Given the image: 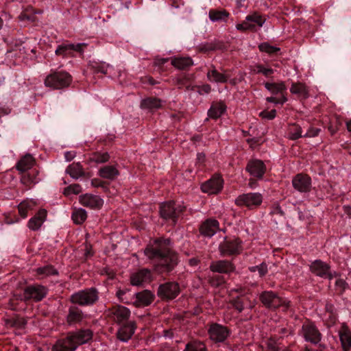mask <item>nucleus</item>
Segmentation results:
<instances>
[{
	"label": "nucleus",
	"instance_id": "nucleus-55",
	"mask_svg": "<svg viewBox=\"0 0 351 351\" xmlns=\"http://www.w3.org/2000/svg\"><path fill=\"white\" fill-rule=\"evenodd\" d=\"M236 28L237 30H239L241 32H245L247 30L251 31V32L256 31L255 24H250L246 18L242 23L237 24L236 25Z\"/></svg>",
	"mask_w": 351,
	"mask_h": 351
},
{
	"label": "nucleus",
	"instance_id": "nucleus-18",
	"mask_svg": "<svg viewBox=\"0 0 351 351\" xmlns=\"http://www.w3.org/2000/svg\"><path fill=\"white\" fill-rule=\"evenodd\" d=\"M136 328V324L134 321H129L124 324H120L117 332V337L123 342H128L134 334Z\"/></svg>",
	"mask_w": 351,
	"mask_h": 351
},
{
	"label": "nucleus",
	"instance_id": "nucleus-64",
	"mask_svg": "<svg viewBox=\"0 0 351 351\" xmlns=\"http://www.w3.org/2000/svg\"><path fill=\"white\" fill-rule=\"evenodd\" d=\"M26 324V321L23 318H16L12 320V326L19 328H23Z\"/></svg>",
	"mask_w": 351,
	"mask_h": 351
},
{
	"label": "nucleus",
	"instance_id": "nucleus-17",
	"mask_svg": "<svg viewBox=\"0 0 351 351\" xmlns=\"http://www.w3.org/2000/svg\"><path fill=\"white\" fill-rule=\"evenodd\" d=\"M223 180L219 175L213 176L201 185L202 192L209 194H217L223 189Z\"/></svg>",
	"mask_w": 351,
	"mask_h": 351
},
{
	"label": "nucleus",
	"instance_id": "nucleus-29",
	"mask_svg": "<svg viewBox=\"0 0 351 351\" xmlns=\"http://www.w3.org/2000/svg\"><path fill=\"white\" fill-rule=\"evenodd\" d=\"M264 86L272 95H280V97H282V95H285V92L287 90V86L284 82L277 83L267 82L264 83Z\"/></svg>",
	"mask_w": 351,
	"mask_h": 351
},
{
	"label": "nucleus",
	"instance_id": "nucleus-24",
	"mask_svg": "<svg viewBox=\"0 0 351 351\" xmlns=\"http://www.w3.org/2000/svg\"><path fill=\"white\" fill-rule=\"evenodd\" d=\"M219 221L213 218H209L202 223L199 227V232L206 237H212L219 230Z\"/></svg>",
	"mask_w": 351,
	"mask_h": 351
},
{
	"label": "nucleus",
	"instance_id": "nucleus-19",
	"mask_svg": "<svg viewBox=\"0 0 351 351\" xmlns=\"http://www.w3.org/2000/svg\"><path fill=\"white\" fill-rule=\"evenodd\" d=\"M130 313V311L127 307L119 305L112 307L109 311V315L119 325L129 322Z\"/></svg>",
	"mask_w": 351,
	"mask_h": 351
},
{
	"label": "nucleus",
	"instance_id": "nucleus-6",
	"mask_svg": "<svg viewBox=\"0 0 351 351\" xmlns=\"http://www.w3.org/2000/svg\"><path fill=\"white\" fill-rule=\"evenodd\" d=\"M72 77L65 71L53 72L48 75L45 80V84L53 89H61L69 86Z\"/></svg>",
	"mask_w": 351,
	"mask_h": 351
},
{
	"label": "nucleus",
	"instance_id": "nucleus-43",
	"mask_svg": "<svg viewBox=\"0 0 351 351\" xmlns=\"http://www.w3.org/2000/svg\"><path fill=\"white\" fill-rule=\"evenodd\" d=\"M246 19L250 24H255L256 29L257 27H261L266 21L265 16L257 12H254L252 14L247 15Z\"/></svg>",
	"mask_w": 351,
	"mask_h": 351
},
{
	"label": "nucleus",
	"instance_id": "nucleus-36",
	"mask_svg": "<svg viewBox=\"0 0 351 351\" xmlns=\"http://www.w3.org/2000/svg\"><path fill=\"white\" fill-rule=\"evenodd\" d=\"M226 106L223 102L213 104L208 112L209 117L217 119L219 118L226 111Z\"/></svg>",
	"mask_w": 351,
	"mask_h": 351
},
{
	"label": "nucleus",
	"instance_id": "nucleus-2",
	"mask_svg": "<svg viewBox=\"0 0 351 351\" xmlns=\"http://www.w3.org/2000/svg\"><path fill=\"white\" fill-rule=\"evenodd\" d=\"M93 338V331L89 328L69 331L64 337L55 342L51 351H75L80 346L89 343Z\"/></svg>",
	"mask_w": 351,
	"mask_h": 351
},
{
	"label": "nucleus",
	"instance_id": "nucleus-38",
	"mask_svg": "<svg viewBox=\"0 0 351 351\" xmlns=\"http://www.w3.org/2000/svg\"><path fill=\"white\" fill-rule=\"evenodd\" d=\"M36 202L33 200H24L21 202L18 206L19 213L23 218H26L28 215V212L33 210L36 206Z\"/></svg>",
	"mask_w": 351,
	"mask_h": 351
},
{
	"label": "nucleus",
	"instance_id": "nucleus-34",
	"mask_svg": "<svg viewBox=\"0 0 351 351\" xmlns=\"http://www.w3.org/2000/svg\"><path fill=\"white\" fill-rule=\"evenodd\" d=\"M35 162L32 155H23L16 163V168L21 172H25L32 168Z\"/></svg>",
	"mask_w": 351,
	"mask_h": 351
},
{
	"label": "nucleus",
	"instance_id": "nucleus-58",
	"mask_svg": "<svg viewBox=\"0 0 351 351\" xmlns=\"http://www.w3.org/2000/svg\"><path fill=\"white\" fill-rule=\"evenodd\" d=\"M266 101L269 103H274L275 104H284L287 101V98L285 95H282V97H267Z\"/></svg>",
	"mask_w": 351,
	"mask_h": 351
},
{
	"label": "nucleus",
	"instance_id": "nucleus-53",
	"mask_svg": "<svg viewBox=\"0 0 351 351\" xmlns=\"http://www.w3.org/2000/svg\"><path fill=\"white\" fill-rule=\"evenodd\" d=\"M208 282L212 287H219L223 285L226 282V280L222 276L214 275L209 278Z\"/></svg>",
	"mask_w": 351,
	"mask_h": 351
},
{
	"label": "nucleus",
	"instance_id": "nucleus-10",
	"mask_svg": "<svg viewBox=\"0 0 351 351\" xmlns=\"http://www.w3.org/2000/svg\"><path fill=\"white\" fill-rule=\"evenodd\" d=\"M300 335L306 341L313 344H317L321 341L322 334L314 322L306 320L302 324Z\"/></svg>",
	"mask_w": 351,
	"mask_h": 351
},
{
	"label": "nucleus",
	"instance_id": "nucleus-63",
	"mask_svg": "<svg viewBox=\"0 0 351 351\" xmlns=\"http://www.w3.org/2000/svg\"><path fill=\"white\" fill-rule=\"evenodd\" d=\"M320 129L317 128H310L306 133L304 134V137H315L319 134Z\"/></svg>",
	"mask_w": 351,
	"mask_h": 351
},
{
	"label": "nucleus",
	"instance_id": "nucleus-12",
	"mask_svg": "<svg viewBox=\"0 0 351 351\" xmlns=\"http://www.w3.org/2000/svg\"><path fill=\"white\" fill-rule=\"evenodd\" d=\"M310 271L315 276L322 278L332 280L335 277V273L331 271L330 265L319 259L311 263Z\"/></svg>",
	"mask_w": 351,
	"mask_h": 351
},
{
	"label": "nucleus",
	"instance_id": "nucleus-14",
	"mask_svg": "<svg viewBox=\"0 0 351 351\" xmlns=\"http://www.w3.org/2000/svg\"><path fill=\"white\" fill-rule=\"evenodd\" d=\"M48 289L41 285H32L25 288V298L27 301L40 302L46 297Z\"/></svg>",
	"mask_w": 351,
	"mask_h": 351
},
{
	"label": "nucleus",
	"instance_id": "nucleus-50",
	"mask_svg": "<svg viewBox=\"0 0 351 351\" xmlns=\"http://www.w3.org/2000/svg\"><path fill=\"white\" fill-rule=\"evenodd\" d=\"M282 346L273 338H269L266 341V346L264 351H281Z\"/></svg>",
	"mask_w": 351,
	"mask_h": 351
},
{
	"label": "nucleus",
	"instance_id": "nucleus-44",
	"mask_svg": "<svg viewBox=\"0 0 351 351\" xmlns=\"http://www.w3.org/2000/svg\"><path fill=\"white\" fill-rule=\"evenodd\" d=\"M18 18L21 21H35L36 17L34 14V8L31 5L27 6L21 12Z\"/></svg>",
	"mask_w": 351,
	"mask_h": 351
},
{
	"label": "nucleus",
	"instance_id": "nucleus-61",
	"mask_svg": "<svg viewBox=\"0 0 351 351\" xmlns=\"http://www.w3.org/2000/svg\"><path fill=\"white\" fill-rule=\"evenodd\" d=\"M259 116L263 119L272 120L276 116V110L275 109H273L270 111L263 110L259 113Z\"/></svg>",
	"mask_w": 351,
	"mask_h": 351
},
{
	"label": "nucleus",
	"instance_id": "nucleus-41",
	"mask_svg": "<svg viewBox=\"0 0 351 351\" xmlns=\"http://www.w3.org/2000/svg\"><path fill=\"white\" fill-rule=\"evenodd\" d=\"M66 172L74 179H77L84 174L83 167L80 162H73L69 165L66 169Z\"/></svg>",
	"mask_w": 351,
	"mask_h": 351
},
{
	"label": "nucleus",
	"instance_id": "nucleus-23",
	"mask_svg": "<svg viewBox=\"0 0 351 351\" xmlns=\"http://www.w3.org/2000/svg\"><path fill=\"white\" fill-rule=\"evenodd\" d=\"M152 280V271L147 268L139 269L130 276L131 284L134 286H139L143 283L150 282Z\"/></svg>",
	"mask_w": 351,
	"mask_h": 351
},
{
	"label": "nucleus",
	"instance_id": "nucleus-48",
	"mask_svg": "<svg viewBox=\"0 0 351 351\" xmlns=\"http://www.w3.org/2000/svg\"><path fill=\"white\" fill-rule=\"evenodd\" d=\"M183 351H207L205 344L200 341L190 342Z\"/></svg>",
	"mask_w": 351,
	"mask_h": 351
},
{
	"label": "nucleus",
	"instance_id": "nucleus-5",
	"mask_svg": "<svg viewBox=\"0 0 351 351\" xmlns=\"http://www.w3.org/2000/svg\"><path fill=\"white\" fill-rule=\"evenodd\" d=\"M185 206L180 203L170 201L162 203L160 206V217L166 220H171L175 224L179 216L184 211Z\"/></svg>",
	"mask_w": 351,
	"mask_h": 351
},
{
	"label": "nucleus",
	"instance_id": "nucleus-33",
	"mask_svg": "<svg viewBox=\"0 0 351 351\" xmlns=\"http://www.w3.org/2000/svg\"><path fill=\"white\" fill-rule=\"evenodd\" d=\"M250 71L253 74H262L266 77H271L274 70L263 64H255L250 66Z\"/></svg>",
	"mask_w": 351,
	"mask_h": 351
},
{
	"label": "nucleus",
	"instance_id": "nucleus-45",
	"mask_svg": "<svg viewBox=\"0 0 351 351\" xmlns=\"http://www.w3.org/2000/svg\"><path fill=\"white\" fill-rule=\"evenodd\" d=\"M36 274L42 277L58 275V271L51 265H47L36 269Z\"/></svg>",
	"mask_w": 351,
	"mask_h": 351
},
{
	"label": "nucleus",
	"instance_id": "nucleus-46",
	"mask_svg": "<svg viewBox=\"0 0 351 351\" xmlns=\"http://www.w3.org/2000/svg\"><path fill=\"white\" fill-rule=\"evenodd\" d=\"M247 301H248L247 298L240 295L232 298L230 303L238 313H241L245 308V304Z\"/></svg>",
	"mask_w": 351,
	"mask_h": 351
},
{
	"label": "nucleus",
	"instance_id": "nucleus-57",
	"mask_svg": "<svg viewBox=\"0 0 351 351\" xmlns=\"http://www.w3.org/2000/svg\"><path fill=\"white\" fill-rule=\"evenodd\" d=\"M21 182L23 184L29 186L30 184H36V182H38V181L36 180L35 174L32 175L30 173H27L22 176Z\"/></svg>",
	"mask_w": 351,
	"mask_h": 351
},
{
	"label": "nucleus",
	"instance_id": "nucleus-59",
	"mask_svg": "<svg viewBox=\"0 0 351 351\" xmlns=\"http://www.w3.org/2000/svg\"><path fill=\"white\" fill-rule=\"evenodd\" d=\"M109 160V155H93V158H90V162L95 164L104 163Z\"/></svg>",
	"mask_w": 351,
	"mask_h": 351
},
{
	"label": "nucleus",
	"instance_id": "nucleus-9",
	"mask_svg": "<svg viewBox=\"0 0 351 351\" xmlns=\"http://www.w3.org/2000/svg\"><path fill=\"white\" fill-rule=\"evenodd\" d=\"M180 293V285L174 281H169L159 285L157 291L158 296L162 300H172Z\"/></svg>",
	"mask_w": 351,
	"mask_h": 351
},
{
	"label": "nucleus",
	"instance_id": "nucleus-35",
	"mask_svg": "<svg viewBox=\"0 0 351 351\" xmlns=\"http://www.w3.org/2000/svg\"><path fill=\"white\" fill-rule=\"evenodd\" d=\"M206 75L209 81L216 83H226L228 79V75L219 73L213 65L208 70Z\"/></svg>",
	"mask_w": 351,
	"mask_h": 351
},
{
	"label": "nucleus",
	"instance_id": "nucleus-30",
	"mask_svg": "<svg viewBox=\"0 0 351 351\" xmlns=\"http://www.w3.org/2000/svg\"><path fill=\"white\" fill-rule=\"evenodd\" d=\"M171 64L179 70H188L193 65L190 57H174L171 59Z\"/></svg>",
	"mask_w": 351,
	"mask_h": 351
},
{
	"label": "nucleus",
	"instance_id": "nucleus-39",
	"mask_svg": "<svg viewBox=\"0 0 351 351\" xmlns=\"http://www.w3.org/2000/svg\"><path fill=\"white\" fill-rule=\"evenodd\" d=\"M290 92L292 94L298 95L304 99L308 97V90L304 84L298 82L293 83L290 88Z\"/></svg>",
	"mask_w": 351,
	"mask_h": 351
},
{
	"label": "nucleus",
	"instance_id": "nucleus-20",
	"mask_svg": "<svg viewBox=\"0 0 351 351\" xmlns=\"http://www.w3.org/2000/svg\"><path fill=\"white\" fill-rule=\"evenodd\" d=\"M209 269L211 271L219 274H230L235 269L234 264L228 260H218L213 261Z\"/></svg>",
	"mask_w": 351,
	"mask_h": 351
},
{
	"label": "nucleus",
	"instance_id": "nucleus-52",
	"mask_svg": "<svg viewBox=\"0 0 351 351\" xmlns=\"http://www.w3.org/2000/svg\"><path fill=\"white\" fill-rule=\"evenodd\" d=\"M269 214L271 216H279L281 219H285V213L278 202H274L271 208Z\"/></svg>",
	"mask_w": 351,
	"mask_h": 351
},
{
	"label": "nucleus",
	"instance_id": "nucleus-51",
	"mask_svg": "<svg viewBox=\"0 0 351 351\" xmlns=\"http://www.w3.org/2000/svg\"><path fill=\"white\" fill-rule=\"evenodd\" d=\"M174 84L176 85L178 88H182L186 86L189 88V77L186 75H180L173 79Z\"/></svg>",
	"mask_w": 351,
	"mask_h": 351
},
{
	"label": "nucleus",
	"instance_id": "nucleus-13",
	"mask_svg": "<svg viewBox=\"0 0 351 351\" xmlns=\"http://www.w3.org/2000/svg\"><path fill=\"white\" fill-rule=\"evenodd\" d=\"M231 330L226 326L218 323H212L208 328V335L212 341L223 343L230 335Z\"/></svg>",
	"mask_w": 351,
	"mask_h": 351
},
{
	"label": "nucleus",
	"instance_id": "nucleus-49",
	"mask_svg": "<svg viewBox=\"0 0 351 351\" xmlns=\"http://www.w3.org/2000/svg\"><path fill=\"white\" fill-rule=\"evenodd\" d=\"M258 49L261 51L267 53L269 55H274L280 51L279 47L270 45L268 43H263L258 45Z\"/></svg>",
	"mask_w": 351,
	"mask_h": 351
},
{
	"label": "nucleus",
	"instance_id": "nucleus-27",
	"mask_svg": "<svg viewBox=\"0 0 351 351\" xmlns=\"http://www.w3.org/2000/svg\"><path fill=\"white\" fill-rule=\"evenodd\" d=\"M47 217V210L45 209H40L38 213L32 217L27 223L28 228L32 230H38Z\"/></svg>",
	"mask_w": 351,
	"mask_h": 351
},
{
	"label": "nucleus",
	"instance_id": "nucleus-25",
	"mask_svg": "<svg viewBox=\"0 0 351 351\" xmlns=\"http://www.w3.org/2000/svg\"><path fill=\"white\" fill-rule=\"evenodd\" d=\"M80 202L82 205L90 208L99 209L104 204V200L98 195L86 193L80 197Z\"/></svg>",
	"mask_w": 351,
	"mask_h": 351
},
{
	"label": "nucleus",
	"instance_id": "nucleus-62",
	"mask_svg": "<svg viewBox=\"0 0 351 351\" xmlns=\"http://www.w3.org/2000/svg\"><path fill=\"white\" fill-rule=\"evenodd\" d=\"M256 269V271H258L260 277L265 276L268 272L267 265L264 262L259 265H257Z\"/></svg>",
	"mask_w": 351,
	"mask_h": 351
},
{
	"label": "nucleus",
	"instance_id": "nucleus-47",
	"mask_svg": "<svg viewBox=\"0 0 351 351\" xmlns=\"http://www.w3.org/2000/svg\"><path fill=\"white\" fill-rule=\"evenodd\" d=\"M71 218L75 224H82L87 218L86 211L83 208L75 209Z\"/></svg>",
	"mask_w": 351,
	"mask_h": 351
},
{
	"label": "nucleus",
	"instance_id": "nucleus-42",
	"mask_svg": "<svg viewBox=\"0 0 351 351\" xmlns=\"http://www.w3.org/2000/svg\"><path fill=\"white\" fill-rule=\"evenodd\" d=\"M92 69H93L95 73H101L103 74H110L112 75L111 70L113 69L112 66L106 62H93L90 64Z\"/></svg>",
	"mask_w": 351,
	"mask_h": 351
},
{
	"label": "nucleus",
	"instance_id": "nucleus-22",
	"mask_svg": "<svg viewBox=\"0 0 351 351\" xmlns=\"http://www.w3.org/2000/svg\"><path fill=\"white\" fill-rule=\"evenodd\" d=\"M246 171L250 176L258 180H261L263 178L266 171V167L262 160H252L248 162L246 166Z\"/></svg>",
	"mask_w": 351,
	"mask_h": 351
},
{
	"label": "nucleus",
	"instance_id": "nucleus-40",
	"mask_svg": "<svg viewBox=\"0 0 351 351\" xmlns=\"http://www.w3.org/2000/svg\"><path fill=\"white\" fill-rule=\"evenodd\" d=\"M302 128L300 125L297 123H293L289 125L287 130V136L289 139L293 141L297 140L304 136V134H302Z\"/></svg>",
	"mask_w": 351,
	"mask_h": 351
},
{
	"label": "nucleus",
	"instance_id": "nucleus-56",
	"mask_svg": "<svg viewBox=\"0 0 351 351\" xmlns=\"http://www.w3.org/2000/svg\"><path fill=\"white\" fill-rule=\"evenodd\" d=\"M341 126V121L339 119L335 118V120L331 121L328 126V130L332 135L335 134Z\"/></svg>",
	"mask_w": 351,
	"mask_h": 351
},
{
	"label": "nucleus",
	"instance_id": "nucleus-16",
	"mask_svg": "<svg viewBox=\"0 0 351 351\" xmlns=\"http://www.w3.org/2000/svg\"><path fill=\"white\" fill-rule=\"evenodd\" d=\"M86 315L78 305L73 304L68 308L65 319L69 326L80 324Z\"/></svg>",
	"mask_w": 351,
	"mask_h": 351
},
{
	"label": "nucleus",
	"instance_id": "nucleus-37",
	"mask_svg": "<svg viewBox=\"0 0 351 351\" xmlns=\"http://www.w3.org/2000/svg\"><path fill=\"white\" fill-rule=\"evenodd\" d=\"M209 19L213 22L226 21L230 16V13L226 10L212 9L208 13Z\"/></svg>",
	"mask_w": 351,
	"mask_h": 351
},
{
	"label": "nucleus",
	"instance_id": "nucleus-32",
	"mask_svg": "<svg viewBox=\"0 0 351 351\" xmlns=\"http://www.w3.org/2000/svg\"><path fill=\"white\" fill-rule=\"evenodd\" d=\"M140 106L142 109L157 110L162 107V101L158 98L149 97L142 99Z\"/></svg>",
	"mask_w": 351,
	"mask_h": 351
},
{
	"label": "nucleus",
	"instance_id": "nucleus-8",
	"mask_svg": "<svg viewBox=\"0 0 351 351\" xmlns=\"http://www.w3.org/2000/svg\"><path fill=\"white\" fill-rule=\"evenodd\" d=\"M263 197L260 193H247L239 195L234 204L239 207H246L249 210L258 208L263 203Z\"/></svg>",
	"mask_w": 351,
	"mask_h": 351
},
{
	"label": "nucleus",
	"instance_id": "nucleus-7",
	"mask_svg": "<svg viewBox=\"0 0 351 351\" xmlns=\"http://www.w3.org/2000/svg\"><path fill=\"white\" fill-rule=\"evenodd\" d=\"M259 300L262 304L268 309H276L280 306H289V301L282 300L277 293L272 291H264L261 293Z\"/></svg>",
	"mask_w": 351,
	"mask_h": 351
},
{
	"label": "nucleus",
	"instance_id": "nucleus-15",
	"mask_svg": "<svg viewBox=\"0 0 351 351\" xmlns=\"http://www.w3.org/2000/svg\"><path fill=\"white\" fill-rule=\"evenodd\" d=\"M292 186L300 193H308L311 190V178L305 173H298L292 178Z\"/></svg>",
	"mask_w": 351,
	"mask_h": 351
},
{
	"label": "nucleus",
	"instance_id": "nucleus-31",
	"mask_svg": "<svg viewBox=\"0 0 351 351\" xmlns=\"http://www.w3.org/2000/svg\"><path fill=\"white\" fill-rule=\"evenodd\" d=\"M119 174L114 165H104L99 170V176L103 178L113 180Z\"/></svg>",
	"mask_w": 351,
	"mask_h": 351
},
{
	"label": "nucleus",
	"instance_id": "nucleus-1",
	"mask_svg": "<svg viewBox=\"0 0 351 351\" xmlns=\"http://www.w3.org/2000/svg\"><path fill=\"white\" fill-rule=\"evenodd\" d=\"M144 254L159 274H169L179 263L178 254L172 249L169 238L159 237L150 241L144 250Z\"/></svg>",
	"mask_w": 351,
	"mask_h": 351
},
{
	"label": "nucleus",
	"instance_id": "nucleus-60",
	"mask_svg": "<svg viewBox=\"0 0 351 351\" xmlns=\"http://www.w3.org/2000/svg\"><path fill=\"white\" fill-rule=\"evenodd\" d=\"M91 184L94 187L102 188L104 191H106L108 189V183L98 178L93 179L91 180Z\"/></svg>",
	"mask_w": 351,
	"mask_h": 351
},
{
	"label": "nucleus",
	"instance_id": "nucleus-28",
	"mask_svg": "<svg viewBox=\"0 0 351 351\" xmlns=\"http://www.w3.org/2000/svg\"><path fill=\"white\" fill-rule=\"evenodd\" d=\"M225 44L219 40H214L211 43H204L197 46V50L202 53H207L217 50L225 49Z\"/></svg>",
	"mask_w": 351,
	"mask_h": 351
},
{
	"label": "nucleus",
	"instance_id": "nucleus-11",
	"mask_svg": "<svg viewBox=\"0 0 351 351\" xmlns=\"http://www.w3.org/2000/svg\"><path fill=\"white\" fill-rule=\"evenodd\" d=\"M219 250L223 256L238 255L242 250V241L239 238L231 239H225V240L219 244Z\"/></svg>",
	"mask_w": 351,
	"mask_h": 351
},
{
	"label": "nucleus",
	"instance_id": "nucleus-4",
	"mask_svg": "<svg viewBox=\"0 0 351 351\" xmlns=\"http://www.w3.org/2000/svg\"><path fill=\"white\" fill-rule=\"evenodd\" d=\"M99 300V291L96 287L85 288L73 293L69 298L71 304L79 306H93Z\"/></svg>",
	"mask_w": 351,
	"mask_h": 351
},
{
	"label": "nucleus",
	"instance_id": "nucleus-21",
	"mask_svg": "<svg viewBox=\"0 0 351 351\" xmlns=\"http://www.w3.org/2000/svg\"><path fill=\"white\" fill-rule=\"evenodd\" d=\"M86 45H87L85 43H62V45L58 46L55 53L57 56H62V57H65L66 56L71 55L73 51L83 53L84 48L86 47Z\"/></svg>",
	"mask_w": 351,
	"mask_h": 351
},
{
	"label": "nucleus",
	"instance_id": "nucleus-26",
	"mask_svg": "<svg viewBox=\"0 0 351 351\" xmlns=\"http://www.w3.org/2000/svg\"><path fill=\"white\" fill-rule=\"evenodd\" d=\"M339 336L343 351L351 350V330L346 323H343L339 330Z\"/></svg>",
	"mask_w": 351,
	"mask_h": 351
},
{
	"label": "nucleus",
	"instance_id": "nucleus-3",
	"mask_svg": "<svg viewBox=\"0 0 351 351\" xmlns=\"http://www.w3.org/2000/svg\"><path fill=\"white\" fill-rule=\"evenodd\" d=\"M130 293L126 290H119L117 296L119 300L125 304H132L136 307H144L151 304L155 299V295L149 290L145 289L135 293L129 300Z\"/></svg>",
	"mask_w": 351,
	"mask_h": 351
},
{
	"label": "nucleus",
	"instance_id": "nucleus-54",
	"mask_svg": "<svg viewBox=\"0 0 351 351\" xmlns=\"http://www.w3.org/2000/svg\"><path fill=\"white\" fill-rule=\"evenodd\" d=\"M82 191V187L78 184H71L64 189V195L69 196L71 194L77 195Z\"/></svg>",
	"mask_w": 351,
	"mask_h": 351
}]
</instances>
